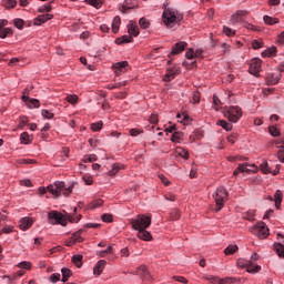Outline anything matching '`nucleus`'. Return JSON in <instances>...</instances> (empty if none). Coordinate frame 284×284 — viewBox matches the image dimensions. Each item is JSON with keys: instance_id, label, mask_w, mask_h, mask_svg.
<instances>
[{"instance_id": "obj_1", "label": "nucleus", "mask_w": 284, "mask_h": 284, "mask_svg": "<svg viewBox=\"0 0 284 284\" xmlns=\"http://www.w3.org/2000/svg\"><path fill=\"white\" fill-rule=\"evenodd\" d=\"M183 21V13L179 12V10L164 6V10L162 13V22L166 28H173L174 26H179Z\"/></svg>"}, {"instance_id": "obj_2", "label": "nucleus", "mask_w": 284, "mask_h": 284, "mask_svg": "<svg viewBox=\"0 0 284 284\" xmlns=\"http://www.w3.org/2000/svg\"><path fill=\"white\" fill-rule=\"evenodd\" d=\"M74 187V183L70 186H65V182L58 181L48 186V192L54 196V199H59V196H69L72 194V190Z\"/></svg>"}, {"instance_id": "obj_3", "label": "nucleus", "mask_w": 284, "mask_h": 284, "mask_svg": "<svg viewBox=\"0 0 284 284\" xmlns=\"http://www.w3.org/2000/svg\"><path fill=\"white\" fill-rule=\"evenodd\" d=\"M212 197L215 202V212H221L222 207H225V203H227V199L230 197V193L227 189L224 186H219L212 194Z\"/></svg>"}, {"instance_id": "obj_4", "label": "nucleus", "mask_w": 284, "mask_h": 284, "mask_svg": "<svg viewBox=\"0 0 284 284\" xmlns=\"http://www.w3.org/2000/svg\"><path fill=\"white\" fill-rule=\"evenodd\" d=\"M132 230L136 232L140 230H148L152 225V216L145 214H139L131 220Z\"/></svg>"}, {"instance_id": "obj_5", "label": "nucleus", "mask_w": 284, "mask_h": 284, "mask_svg": "<svg viewBox=\"0 0 284 284\" xmlns=\"http://www.w3.org/2000/svg\"><path fill=\"white\" fill-rule=\"evenodd\" d=\"M222 114L230 123H239L241 116H243V110L241 106H225Z\"/></svg>"}, {"instance_id": "obj_6", "label": "nucleus", "mask_w": 284, "mask_h": 284, "mask_svg": "<svg viewBox=\"0 0 284 284\" xmlns=\"http://www.w3.org/2000/svg\"><path fill=\"white\" fill-rule=\"evenodd\" d=\"M48 219L51 225H62V227L68 225V217L61 212L51 211L48 214Z\"/></svg>"}, {"instance_id": "obj_7", "label": "nucleus", "mask_w": 284, "mask_h": 284, "mask_svg": "<svg viewBox=\"0 0 284 284\" xmlns=\"http://www.w3.org/2000/svg\"><path fill=\"white\" fill-rule=\"evenodd\" d=\"M258 172V166L256 164H240L233 172L234 176L237 174H256Z\"/></svg>"}, {"instance_id": "obj_8", "label": "nucleus", "mask_w": 284, "mask_h": 284, "mask_svg": "<svg viewBox=\"0 0 284 284\" xmlns=\"http://www.w3.org/2000/svg\"><path fill=\"white\" fill-rule=\"evenodd\" d=\"M237 267H241V270L245 268L248 274H258V271L261 270V266H254V268H251L250 260L245 258L237 260Z\"/></svg>"}, {"instance_id": "obj_9", "label": "nucleus", "mask_w": 284, "mask_h": 284, "mask_svg": "<svg viewBox=\"0 0 284 284\" xmlns=\"http://www.w3.org/2000/svg\"><path fill=\"white\" fill-rule=\"evenodd\" d=\"M129 68L130 63L128 61L116 62L112 65V70L114 71V74H116V77H121V74H124V72H126Z\"/></svg>"}, {"instance_id": "obj_10", "label": "nucleus", "mask_w": 284, "mask_h": 284, "mask_svg": "<svg viewBox=\"0 0 284 284\" xmlns=\"http://www.w3.org/2000/svg\"><path fill=\"white\" fill-rule=\"evenodd\" d=\"M250 14V11L243 9V10H237L231 16V23L232 26H236V23H241L245 17Z\"/></svg>"}, {"instance_id": "obj_11", "label": "nucleus", "mask_w": 284, "mask_h": 284, "mask_svg": "<svg viewBox=\"0 0 284 284\" xmlns=\"http://www.w3.org/2000/svg\"><path fill=\"white\" fill-rule=\"evenodd\" d=\"M254 232L258 239H267L270 235V229H267V225L265 223H260L254 226Z\"/></svg>"}, {"instance_id": "obj_12", "label": "nucleus", "mask_w": 284, "mask_h": 284, "mask_svg": "<svg viewBox=\"0 0 284 284\" xmlns=\"http://www.w3.org/2000/svg\"><path fill=\"white\" fill-rule=\"evenodd\" d=\"M261 65H262L261 59L254 58L253 60H251V63L248 67L250 74H253L254 77H258L261 72Z\"/></svg>"}, {"instance_id": "obj_13", "label": "nucleus", "mask_w": 284, "mask_h": 284, "mask_svg": "<svg viewBox=\"0 0 284 284\" xmlns=\"http://www.w3.org/2000/svg\"><path fill=\"white\" fill-rule=\"evenodd\" d=\"M8 26V20L0 19V39H6L7 37H12V29L6 27Z\"/></svg>"}, {"instance_id": "obj_14", "label": "nucleus", "mask_w": 284, "mask_h": 284, "mask_svg": "<svg viewBox=\"0 0 284 284\" xmlns=\"http://www.w3.org/2000/svg\"><path fill=\"white\" fill-rule=\"evenodd\" d=\"M179 74H181V68H179L178 65H173L172 68H169L166 70L163 81H172L174 77Z\"/></svg>"}, {"instance_id": "obj_15", "label": "nucleus", "mask_w": 284, "mask_h": 284, "mask_svg": "<svg viewBox=\"0 0 284 284\" xmlns=\"http://www.w3.org/2000/svg\"><path fill=\"white\" fill-rule=\"evenodd\" d=\"M52 19H54L53 14H50V13L40 14L34 19L33 26H43V23H48V21Z\"/></svg>"}, {"instance_id": "obj_16", "label": "nucleus", "mask_w": 284, "mask_h": 284, "mask_svg": "<svg viewBox=\"0 0 284 284\" xmlns=\"http://www.w3.org/2000/svg\"><path fill=\"white\" fill-rule=\"evenodd\" d=\"M260 170H261V172H263V174H272L273 173V176H276V174H278V172H281V169H278V168H276L272 172L270 164H267V161H265V160L260 164Z\"/></svg>"}, {"instance_id": "obj_17", "label": "nucleus", "mask_w": 284, "mask_h": 284, "mask_svg": "<svg viewBox=\"0 0 284 284\" xmlns=\"http://www.w3.org/2000/svg\"><path fill=\"white\" fill-rule=\"evenodd\" d=\"M34 224V220L32 217H22L19 222V227L22 230V232H26V230H30L32 225Z\"/></svg>"}, {"instance_id": "obj_18", "label": "nucleus", "mask_w": 284, "mask_h": 284, "mask_svg": "<svg viewBox=\"0 0 284 284\" xmlns=\"http://www.w3.org/2000/svg\"><path fill=\"white\" fill-rule=\"evenodd\" d=\"M105 265H108V262L105 260L98 261L95 266L93 267L94 276H101V274H103V270H105Z\"/></svg>"}, {"instance_id": "obj_19", "label": "nucleus", "mask_w": 284, "mask_h": 284, "mask_svg": "<svg viewBox=\"0 0 284 284\" xmlns=\"http://www.w3.org/2000/svg\"><path fill=\"white\" fill-rule=\"evenodd\" d=\"M187 48V42L185 41H180L175 43V45L171 50V54H181Z\"/></svg>"}, {"instance_id": "obj_20", "label": "nucleus", "mask_w": 284, "mask_h": 284, "mask_svg": "<svg viewBox=\"0 0 284 284\" xmlns=\"http://www.w3.org/2000/svg\"><path fill=\"white\" fill-rule=\"evenodd\" d=\"M136 236L140 239V241H152V233H150L146 229L138 231Z\"/></svg>"}, {"instance_id": "obj_21", "label": "nucleus", "mask_w": 284, "mask_h": 284, "mask_svg": "<svg viewBox=\"0 0 284 284\" xmlns=\"http://www.w3.org/2000/svg\"><path fill=\"white\" fill-rule=\"evenodd\" d=\"M128 33L131 37H138L141 33V31L139 30V26L134 22H130L128 24Z\"/></svg>"}, {"instance_id": "obj_22", "label": "nucleus", "mask_w": 284, "mask_h": 284, "mask_svg": "<svg viewBox=\"0 0 284 284\" xmlns=\"http://www.w3.org/2000/svg\"><path fill=\"white\" fill-rule=\"evenodd\" d=\"M176 119H179V123H182L183 125H187V123L192 122V118H190V115H187V113L183 112V113H178L176 114Z\"/></svg>"}, {"instance_id": "obj_23", "label": "nucleus", "mask_w": 284, "mask_h": 284, "mask_svg": "<svg viewBox=\"0 0 284 284\" xmlns=\"http://www.w3.org/2000/svg\"><path fill=\"white\" fill-rule=\"evenodd\" d=\"M266 81L270 85H276L281 81V75L276 73H268L266 77Z\"/></svg>"}, {"instance_id": "obj_24", "label": "nucleus", "mask_w": 284, "mask_h": 284, "mask_svg": "<svg viewBox=\"0 0 284 284\" xmlns=\"http://www.w3.org/2000/svg\"><path fill=\"white\" fill-rule=\"evenodd\" d=\"M125 165L121 164V163H114L112 165V169L108 172V174L110 176H116V174H119V171L124 170Z\"/></svg>"}, {"instance_id": "obj_25", "label": "nucleus", "mask_w": 284, "mask_h": 284, "mask_svg": "<svg viewBox=\"0 0 284 284\" xmlns=\"http://www.w3.org/2000/svg\"><path fill=\"white\" fill-rule=\"evenodd\" d=\"M111 28H112L113 34H116L119 32V28H121V17L115 16L113 18Z\"/></svg>"}, {"instance_id": "obj_26", "label": "nucleus", "mask_w": 284, "mask_h": 284, "mask_svg": "<svg viewBox=\"0 0 284 284\" xmlns=\"http://www.w3.org/2000/svg\"><path fill=\"white\" fill-rule=\"evenodd\" d=\"M262 57H263V59H267L270 57H276V47H270V48L265 49L262 52Z\"/></svg>"}, {"instance_id": "obj_27", "label": "nucleus", "mask_w": 284, "mask_h": 284, "mask_svg": "<svg viewBox=\"0 0 284 284\" xmlns=\"http://www.w3.org/2000/svg\"><path fill=\"white\" fill-rule=\"evenodd\" d=\"M133 36L129 34V36H122L121 38H118L115 40V43H118V45H121V43H132V41H134V38H132Z\"/></svg>"}, {"instance_id": "obj_28", "label": "nucleus", "mask_w": 284, "mask_h": 284, "mask_svg": "<svg viewBox=\"0 0 284 284\" xmlns=\"http://www.w3.org/2000/svg\"><path fill=\"white\" fill-rule=\"evenodd\" d=\"M175 154H178V156H182V159H190V153L182 146L175 148Z\"/></svg>"}, {"instance_id": "obj_29", "label": "nucleus", "mask_w": 284, "mask_h": 284, "mask_svg": "<svg viewBox=\"0 0 284 284\" xmlns=\"http://www.w3.org/2000/svg\"><path fill=\"white\" fill-rule=\"evenodd\" d=\"M62 283H68L70 276H72V271L68 267L61 268Z\"/></svg>"}, {"instance_id": "obj_30", "label": "nucleus", "mask_w": 284, "mask_h": 284, "mask_svg": "<svg viewBox=\"0 0 284 284\" xmlns=\"http://www.w3.org/2000/svg\"><path fill=\"white\" fill-rule=\"evenodd\" d=\"M275 199V207L278 210L281 207V203H283V192L277 190L274 195Z\"/></svg>"}, {"instance_id": "obj_31", "label": "nucleus", "mask_w": 284, "mask_h": 284, "mask_svg": "<svg viewBox=\"0 0 284 284\" xmlns=\"http://www.w3.org/2000/svg\"><path fill=\"white\" fill-rule=\"evenodd\" d=\"M263 21L266 26H276L278 23V18H273L270 16H264Z\"/></svg>"}, {"instance_id": "obj_32", "label": "nucleus", "mask_w": 284, "mask_h": 284, "mask_svg": "<svg viewBox=\"0 0 284 284\" xmlns=\"http://www.w3.org/2000/svg\"><path fill=\"white\" fill-rule=\"evenodd\" d=\"M235 252H239V246L236 244H232L229 245L225 250H224V254L226 256H230L232 254H235Z\"/></svg>"}, {"instance_id": "obj_33", "label": "nucleus", "mask_w": 284, "mask_h": 284, "mask_svg": "<svg viewBox=\"0 0 284 284\" xmlns=\"http://www.w3.org/2000/svg\"><path fill=\"white\" fill-rule=\"evenodd\" d=\"M104 201L102 199L93 200L89 204V210H97V207H101L103 205Z\"/></svg>"}, {"instance_id": "obj_34", "label": "nucleus", "mask_w": 284, "mask_h": 284, "mask_svg": "<svg viewBox=\"0 0 284 284\" xmlns=\"http://www.w3.org/2000/svg\"><path fill=\"white\" fill-rule=\"evenodd\" d=\"M81 234H83V229L78 230L71 237H73L75 243H83V236Z\"/></svg>"}, {"instance_id": "obj_35", "label": "nucleus", "mask_w": 284, "mask_h": 284, "mask_svg": "<svg viewBox=\"0 0 284 284\" xmlns=\"http://www.w3.org/2000/svg\"><path fill=\"white\" fill-rule=\"evenodd\" d=\"M237 281L239 278L236 277H224V278L219 277L217 284H233V283H237Z\"/></svg>"}, {"instance_id": "obj_36", "label": "nucleus", "mask_w": 284, "mask_h": 284, "mask_svg": "<svg viewBox=\"0 0 284 284\" xmlns=\"http://www.w3.org/2000/svg\"><path fill=\"white\" fill-rule=\"evenodd\" d=\"M65 219H67V225L68 223H79V221H81V214H78L75 216H72V214H67Z\"/></svg>"}, {"instance_id": "obj_37", "label": "nucleus", "mask_w": 284, "mask_h": 284, "mask_svg": "<svg viewBox=\"0 0 284 284\" xmlns=\"http://www.w3.org/2000/svg\"><path fill=\"white\" fill-rule=\"evenodd\" d=\"M20 141L24 145H28L29 143H32V139L30 138V134L28 132L21 133Z\"/></svg>"}, {"instance_id": "obj_38", "label": "nucleus", "mask_w": 284, "mask_h": 284, "mask_svg": "<svg viewBox=\"0 0 284 284\" xmlns=\"http://www.w3.org/2000/svg\"><path fill=\"white\" fill-rule=\"evenodd\" d=\"M65 101L70 103L71 105H77L79 103V95L77 94H69L65 98Z\"/></svg>"}, {"instance_id": "obj_39", "label": "nucleus", "mask_w": 284, "mask_h": 284, "mask_svg": "<svg viewBox=\"0 0 284 284\" xmlns=\"http://www.w3.org/2000/svg\"><path fill=\"white\" fill-rule=\"evenodd\" d=\"M113 244L109 245L106 250L98 252L100 258H105V254H112L114 252Z\"/></svg>"}, {"instance_id": "obj_40", "label": "nucleus", "mask_w": 284, "mask_h": 284, "mask_svg": "<svg viewBox=\"0 0 284 284\" xmlns=\"http://www.w3.org/2000/svg\"><path fill=\"white\" fill-rule=\"evenodd\" d=\"M85 3H88V6H92L93 8H97V10H99V8H101L103 6V0H85Z\"/></svg>"}, {"instance_id": "obj_41", "label": "nucleus", "mask_w": 284, "mask_h": 284, "mask_svg": "<svg viewBox=\"0 0 284 284\" xmlns=\"http://www.w3.org/2000/svg\"><path fill=\"white\" fill-rule=\"evenodd\" d=\"M217 125L222 126L225 132H230L232 130V124L225 120H219Z\"/></svg>"}, {"instance_id": "obj_42", "label": "nucleus", "mask_w": 284, "mask_h": 284, "mask_svg": "<svg viewBox=\"0 0 284 284\" xmlns=\"http://www.w3.org/2000/svg\"><path fill=\"white\" fill-rule=\"evenodd\" d=\"M83 255H73L72 256V263H74V265L77 267H81L83 265Z\"/></svg>"}, {"instance_id": "obj_43", "label": "nucleus", "mask_w": 284, "mask_h": 284, "mask_svg": "<svg viewBox=\"0 0 284 284\" xmlns=\"http://www.w3.org/2000/svg\"><path fill=\"white\" fill-rule=\"evenodd\" d=\"M3 7L7 10H12V8H17V0H4L3 1Z\"/></svg>"}, {"instance_id": "obj_44", "label": "nucleus", "mask_w": 284, "mask_h": 284, "mask_svg": "<svg viewBox=\"0 0 284 284\" xmlns=\"http://www.w3.org/2000/svg\"><path fill=\"white\" fill-rule=\"evenodd\" d=\"M92 132H101L103 130V121H99L91 124Z\"/></svg>"}, {"instance_id": "obj_45", "label": "nucleus", "mask_w": 284, "mask_h": 284, "mask_svg": "<svg viewBox=\"0 0 284 284\" xmlns=\"http://www.w3.org/2000/svg\"><path fill=\"white\" fill-rule=\"evenodd\" d=\"M268 132L271 136H281V129H278L277 126H274V125L268 126Z\"/></svg>"}, {"instance_id": "obj_46", "label": "nucleus", "mask_w": 284, "mask_h": 284, "mask_svg": "<svg viewBox=\"0 0 284 284\" xmlns=\"http://www.w3.org/2000/svg\"><path fill=\"white\" fill-rule=\"evenodd\" d=\"M139 26L142 30H148V28H150V20H148L146 18H141L139 20Z\"/></svg>"}, {"instance_id": "obj_47", "label": "nucleus", "mask_w": 284, "mask_h": 284, "mask_svg": "<svg viewBox=\"0 0 284 284\" xmlns=\"http://www.w3.org/2000/svg\"><path fill=\"white\" fill-rule=\"evenodd\" d=\"M17 267H19L20 270H32V262H28V261H23L20 262Z\"/></svg>"}, {"instance_id": "obj_48", "label": "nucleus", "mask_w": 284, "mask_h": 284, "mask_svg": "<svg viewBox=\"0 0 284 284\" xmlns=\"http://www.w3.org/2000/svg\"><path fill=\"white\" fill-rule=\"evenodd\" d=\"M136 274H139V276H148V274H150V272L148 271V266L141 265L140 267H138Z\"/></svg>"}, {"instance_id": "obj_49", "label": "nucleus", "mask_w": 284, "mask_h": 284, "mask_svg": "<svg viewBox=\"0 0 284 284\" xmlns=\"http://www.w3.org/2000/svg\"><path fill=\"white\" fill-rule=\"evenodd\" d=\"M203 136L204 135L202 131H195L192 135H190V141H201Z\"/></svg>"}, {"instance_id": "obj_50", "label": "nucleus", "mask_w": 284, "mask_h": 284, "mask_svg": "<svg viewBox=\"0 0 284 284\" xmlns=\"http://www.w3.org/2000/svg\"><path fill=\"white\" fill-rule=\"evenodd\" d=\"M223 32H224V34H226V37H235L236 36V30H234L227 26L223 27Z\"/></svg>"}, {"instance_id": "obj_51", "label": "nucleus", "mask_w": 284, "mask_h": 284, "mask_svg": "<svg viewBox=\"0 0 284 284\" xmlns=\"http://www.w3.org/2000/svg\"><path fill=\"white\" fill-rule=\"evenodd\" d=\"M274 250L278 256H284V245L281 243L274 244Z\"/></svg>"}, {"instance_id": "obj_52", "label": "nucleus", "mask_w": 284, "mask_h": 284, "mask_svg": "<svg viewBox=\"0 0 284 284\" xmlns=\"http://www.w3.org/2000/svg\"><path fill=\"white\" fill-rule=\"evenodd\" d=\"M243 28H245V30H250L251 32H258V27H256L250 22H244Z\"/></svg>"}, {"instance_id": "obj_53", "label": "nucleus", "mask_w": 284, "mask_h": 284, "mask_svg": "<svg viewBox=\"0 0 284 284\" xmlns=\"http://www.w3.org/2000/svg\"><path fill=\"white\" fill-rule=\"evenodd\" d=\"M27 105H29V108H41V102H39L38 99H30Z\"/></svg>"}, {"instance_id": "obj_54", "label": "nucleus", "mask_w": 284, "mask_h": 284, "mask_svg": "<svg viewBox=\"0 0 284 284\" xmlns=\"http://www.w3.org/2000/svg\"><path fill=\"white\" fill-rule=\"evenodd\" d=\"M170 214L173 221H179V219H181V211H179V209H173Z\"/></svg>"}, {"instance_id": "obj_55", "label": "nucleus", "mask_w": 284, "mask_h": 284, "mask_svg": "<svg viewBox=\"0 0 284 284\" xmlns=\"http://www.w3.org/2000/svg\"><path fill=\"white\" fill-rule=\"evenodd\" d=\"M204 281H210L212 284H219V276L214 275H204L203 276Z\"/></svg>"}, {"instance_id": "obj_56", "label": "nucleus", "mask_w": 284, "mask_h": 284, "mask_svg": "<svg viewBox=\"0 0 284 284\" xmlns=\"http://www.w3.org/2000/svg\"><path fill=\"white\" fill-rule=\"evenodd\" d=\"M41 114H42L43 119H48V120L54 119V113H52V111H48V110L43 109L41 111Z\"/></svg>"}, {"instance_id": "obj_57", "label": "nucleus", "mask_w": 284, "mask_h": 284, "mask_svg": "<svg viewBox=\"0 0 284 284\" xmlns=\"http://www.w3.org/2000/svg\"><path fill=\"white\" fill-rule=\"evenodd\" d=\"M251 45H252L253 50H261V48H263V41L253 40Z\"/></svg>"}, {"instance_id": "obj_58", "label": "nucleus", "mask_w": 284, "mask_h": 284, "mask_svg": "<svg viewBox=\"0 0 284 284\" xmlns=\"http://www.w3.org/2000/svg\"><path fill=\"white\" fill-rule=\"evenodd\" d=\"M97 154H89L83 158L84 163H94L97 161Z\"/></svg>"}, {"instance_id": "obj_59", "label": "nucleus", "mask_w": 284, "mask_h": 284, "mask_svg": "<svg viewBox=\"0 0 284 284\" xmlns=\"http://www.w3.org/2000/svg\"><path fill=\"white\" fill-rule=\"evenodd\" d=\"M254 216H256L254 211H248L243 214V219H246V221H254Z\"/></svg>"}, {"instance_id": "obj_60", "label": "nucleus", "mask_w": 284, "mask_h": 284, "mask_svg": "<svg viewBox=\"0 0 284 284\" xmlns=\"http://www.w3.org/2000/svg\"><path fill=\"white\" fill-rule=\"evenodd\" d=\"M52 6L50 3L43 4L38 9V12H51Z\"/></svg>"}, {"instance_id": "obj_61", "label": "nucleus", "mask_w": 284, "mask_h": 284, "mask_svg": "<svg viewBox=\"0 0 284 284\" xmlns=\"http://www.w3.org/2000/svg\"><path fill=\"white\" fill-rule=\"evenodd\" d=\"M13 26L16 28H18V30H21L23 28V26H24L23 19H19V18L14 19Z\"/></svg>"}, {"instance_id": "obj_62", "label": "nucleus", "mask_w": 284, "mask_h": 284, "mask_svg": "<svg viewBox=\"0 0 284 284\" xmlns=\"http://www.w3.org/2000/svg\"><path fill=\"white\" fill-rule=\"evenodd\" d=\"M82 180L87 185H92V183H94V179L92 178V175H83Z\"/></svg>"}, {"instance_id": "obj_63", "label": "nucleus", "mask_w": 284, "mask_h": 284, "mask_svg": "<svg viewBox=\"0 0 284 284\" xmlns=\"http://www.w3.org/2000/svg\"><path fill=\"white\" fill-rule=\"evenodd\" d=\"M102 221L103 223H112L114 221V217L112 216V214H103L102 215Z\"/></svg>"}, {"instance_id": "obj_64", "label": "nucleus", "mask_w": 284, "mask_h": 284, "mask_svg": "<svg viewBox=\"0 0 284 284\" xmlns=\"http://www.w3.org/2000/svg\"><path fill=\"white\" fill-rule=\"evenodd\" d=\"M130 136H139V134H143V130L141 129H131L129 131Z\"/></svg>"}]
</instances>
